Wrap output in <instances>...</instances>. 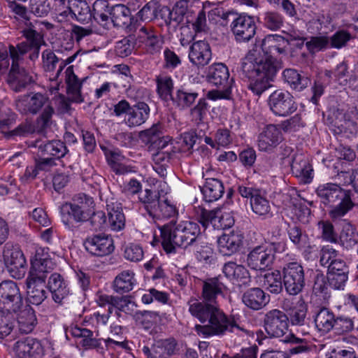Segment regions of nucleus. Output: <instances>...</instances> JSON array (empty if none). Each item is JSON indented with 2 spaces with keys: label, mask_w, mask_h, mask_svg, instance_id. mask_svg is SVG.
<instances>
[{
  "label": "nucleus",
  "mask_w": 358,
  "mask_h": 358,
  "mask_svg": "<svg viewBox=\"0 0 358 358\" xmlns=\"http://www.w3.org/2000/svg\"><path fill=\"white\" fill-rule=\"evenodd\" d=\"M226 289L220 275L208 278L202 281L203 301H200L194 297L188 300L189 313L201 323L208 322L206 324L195 325L194 329L199 336L205 338L220 337L227 332L238 336L248 334V330L240 326L234 317H228L218 307L217 299L224 295Z\"/></svg>",
  "instance_id": "f257e3e1"
},
{
  "label": "nucleus",
  "mask_w": 358,
  "mask_h": 358,
  "mask_svg": "<svg viewBox=\"0 0 358 358\" xmlns=\"http://www.w3.org/2000/svg\"><path fill=\"white\" fill-rule=\"evenodd\" d=\"M264 52L250 50L241 62V71L248 79V89L255 95L260 96L271 87L278 71L283 67L278 57L287 55L289 40L279 34H268L261 43Z\"/></svg>",
  "instance_id": "f03ea898"
},
{
  "label": "nucleus",
  "mask_w": 358,
  "mask_h": 358,
  "mask_svg": "<svg viewBox=\"0 0 358 358\" xmlns=\"http://www.w3.org/2000/svg\"><path fill=\"white\" fill-rule=\"evenodd\" d=\"M159 228L162 245L166 253L175 252L176 246L187 248L200 239V227L192 220H182L178 224L171 220Z\"/></svg>",
  "instance_id": "7ed1b4c3"
},
{
  "label": "nucleus",
  "mask_w": 358,
  "mask_h": 358,
  "mask_svg": "<svg viewBox=\"0 0 358 358\" xmlns=\"http://www.w3.org/2000/svg\"><path fill=\"white\" fill-rule=\"evenodd\" d=\"M16 108L22 114L36 115L37 127L45 130L52 122L55 109L49 96L45 93L30 92L16 101Z\"/></svg>",
  "instance_id": "20e7f679"
},
{
  "label": "nucleus",
  "mask_w": 358,
  "mask_h": 358,
  "mask_svg": "<svg viewBox=\"0 0 358 358\" xmlns=\"http://www.w3.org/2000/svg\"><path fill=\"white\" fill-rule=\"evenodd\" d=\"M315 192L321 202L332 206L329 212V215L334 222L340 220L355 206L351 199V192L343 189L337 184L321 185L316 189Z\"/></svg>",
  "instance_id": "39448f33"
},
{
  "label": "nucleus",
  "mask_w": 358,
  "mask_h": 358,
  "mask_svg": "<svg viewBox=\"0 0 358 358\" xmlns=\"http://www.w3.org/2000/svg\"><path fill=\"white\" fill-rule=\"evenodd\" d=\"M284 249L285 244L281 242H265L249 248L246 257L247 266L255 271L270 269L275 259V253Z\"/></svg>",
  "instance_id": "423d86ee"
},
{
  "label": "nucleus",
  "mask_w": 358,
  "mask_h": 358,
  "mask_svg": "<svg viewBox=\"0 0 358 358\" xmlns=\"http://www.w3.org/2000/svg\"><path fill=\"white\" fill-rule=\"evenodd\" d=\"M27 47L25 43H19L16 46L9 45V55L12 59V64L8 82L16 92L22 91L33 81L32 77L24 68L20 67L24 55L29 52Z\"/></svg>",
  "instance_id": "0eeeda50"
},
{
  "label": "nucleus",
  "mask_w": 358,
  "mask_h": 358,
  "mask_svg": "<svg viewBox=\"0 0 358 358\" xmlns=\"http://www.w3.org/2000/svg\"><path fill=\"white\" fill-rule=\"evenodd\" d=\"M24 299L17 284L13 280L0 283V310L17 313L24 308Z\"/></svg>",
  "instance_id": "6e6552de"
},
{
  "label": "nucleus",
  "mask_w": 358,
  "mask_h": 358,
  "mask_svg": "<svg viewBox=\"0 0 358 358\" xmlns=\"http://www.w3.org/2000/svg\"><path fill=\"white\" fill-rule=\"evenodd\" d=\"M282 280L287 294L294 296L300 293L305 287V273L302 265L297 262L285 264Z\"/></svg>",
  "instance_id": "1a4fd4ad"
},
{
  "label": "nucleus",
  "mask_w": 358,
  "mask_h": 358,
  "mask_svg": "<svg viewBox=\"0 0 358 358\" xmlns=\"http://www.w3.org/2000/svg\"><path fill=\"white\" fill-rule=\"evenodd\" d=\"M4 264L10 275L16 279H21L26 272L25 257L17 245L6 243L3 249Z\"/></svg>",
  "instance_id": "9d476101"
},
{
  "label": "nucleus",
  "mask_w": 358,
  "mask_h": 358,
  "mask_svg": "<svg viewBox=\"0 0 358 358\" xmlns=\"http://www.w3.org/2000/svg\"><path fill=\"white\" fill-rule=\"evenodd\" d=\"M238 192L241 196L250 199L252 210L256 215L264 217L271 215V206L264 190L253 186L240 185Z\"/></svg>",
  "instance_id": "9b49d317"
},
{
  "label": "nucleus",
  "mask_w": 358,
  "mask_h": 358,
  "mask_svg": "<svg viewBox=\"0 0 358 358\" xmlns=\"http://www.w3.org/2000/svg\"><path fill=\"white\" fill-rule=\"evenodd\" d=\"M288 316L278 309L268 311L263 318V327L269 338L283 336L288 330Z\"/></svg>",
  "instance_id": "f8f14e48"
},
{
  "label": "nucleus",
  "mask_w": 358,
  "mask_h": 358,
  "mask_svg": "<svg viewBox=\"0 0 358 358\" xmlns=\"http://www.w3.org/2000/svg\"><path fill=\"white\" fill-rule=\"evenodd\" d=\"M268 102L271 111L278 116H288L298 108L294 96L288 91H274L269 96Z\"/></svg>",
  "instance_id": "ddd939ff"
},
{
  "label": "nucleus",
  "mask_w": 358,
  "mask_h": 358,
  "mask_svg": "<svg viewBox=\"0 0 358 358\" xmlns=\"http://www.w3.org/2000/svg\"><path fill=\"white\" fill-rule=\"evenodd\" d=\"M231 29L237 42L245 43L255 36L257 26L252 16L242 13L232 21Z\"/></svg>",
  "instance_id": "4468645a"
},
{
  "label": "nucleus",
  "mask_w": 358,
  "mask_h": 358,
  "mask_svg": "<svg viewBox=\"0 0 358 358\" xmlns=\"http://www.w3.org/2000/svg\"><path fill=\"white\" fill-rule=\"evenodd\" d=\"M139 42L145 54L156 55L161 52L164 45L163 36L151 27L143 26L139 29Z\"/></svg>",
  "instance_id": "2eb2a0df"
},
{
  "label": "nucleus",
  "mask_w": 358,
  "mask_h": 358,
  "mask_svg": "<svg viewBox=\"0 0 358 358\" xmlns=\"http://www.w3.org/2000/svg\"><path fill=\"white\" fill-rule=\"evenodd\" d=\"M84 247L89 253L96 257L107 256L115 249L113 238L103 234L87 238L84 242Z\"/></svg>",
  "instance_id": "dca6fc26"
},
{
  "label": "nucleus",
  "mask_w": 358,
  "mask_h": 358,
  "mask_svg": "<svg viewBox=\"0 0 358 358\" xmlns=\"http://www.w3.org/2000/svg\"><path fill=\"white\" fill-rule=\"evenodd\" d=\"M178 343L173 338L159 339L148 347L144 345L142 352L146 358H170L176 355Z\"/></svg>",
  "instance_id": "f3484780"
},
{
  "label": "nucleus",
  "mask_w": 358,
  "mask_h": 358,
  "mask_svg": "<svg viewBox=\"0 0 358 358\" xmlns=\"http://www.w3.org/2000/svg\"><path fill=\"white\" fill-rule=\"evenodd\" d=\"M110 17L113 25L127 29L129 31L136 29L134 18L131 16V10L123 4H116L110 9Z\"/></svg>",
  "instance_id": "a211bd4d"
},
{
  "label": "nucleus",
  "mask_w": 358,
  "mask_h": 358,
  "mask_svg": "<svg viewBox=\"0 0 358 358\" xmlns=\"http://www.w3.org/2000/svg\"><path fill=\"white\" fill-rule=\"evenodd\" d=\"M207 80L217 87L227 88V94L232 88L233 79L229 78V72L226 65L222 63L214 64L208 67Z\"/></svg>",
  "instance_id": "6ab92c4d"
},
{
  "label": "nucleus",
  "mask_w": 358,
  "mask_h": 358,
  "mask_svg": "<svg viewBox=\"0 0 358 358\" xmlns=\"http://www.w3.org/2000/svg\"><path fill=\"white\" fill-rule=\"evenodd\" d=\"M162 11L168 13V17L165 20L168 24H171L172 22H176V24L180 23L187 24L194 20L193 11L189 8V3L185 1L175 3L171 10L164 7Z\"/></svg>",
  "instance_id": "aec40b11"
},
{
  "label": "nucleus",
  "mask_w": 358,
  "mask_h": 358,
  "mask_svg": "<svg viewBox=\"0 0 358 358\" xmlns=\"http://www.w3.org/2000/svg\"><path fill=\"white\" fill-rule=\"evenodd\" d=\"M241 300L249 309L259 310L269 303L270 296L260 287H252L243 292Z\"/></svg>",
  "instance_id": "412c9836"
},
{
  "label": "nucleus",
  "mask_w": 358,
  "mask_h": 358,
  "mask_svg": "<svg viewBox=\"0 0 358 358\" xmlns=\"http://www.w3.org/2000/svg\"><path fill=\"white\" fill-rule=\"evenodd\" d=\"M189 59L190 62L197 67H203L208 64L212 57L210 45L205 41H198L189 48Z\"/></svg>",
  "instance_id": "4be33fe9"
},
{
  "label": "nucleus",
  "mask_w": 358,
  "mask_h": 358,
  "mask_svg": "<svg viewBox=\"0 0 358 358\" xmlns=\"http://www.w3.org/2000/svg\"><path fill=\"white\" fill-rule=\"evenodd\" d=\"M69 333L73 337L82 338L81 344L83 347L94 348L99 354H104L105 349L101 345V339L97 338L98 331H92L85 328L74 327L66 331V334Z\"/></svg>",
  "instance_id": "5701e85b"
},
{
  "label": "nucleus",
  "mask_w": 358,
  "mask_h": 358,
  "mask_svg": "<svg viewBox=\"0 0 358 358\" xmlns=\"http://www.w3.org/2000/svg\"><path fill=\"white\" fill-rule=\"evenodd\" d=\"M37 252L35 259L31 262V266L27 277L28 279L36 280L38 282H45L47 275L54 268V264L48 257L42 258Z\"/></svg>",
  "instance_id": "b1692460"
},
{
  "label": "nucleus",
  "mask_w": 358,
  "mask_h": 358,
  "mask_svg": "<svg viewBox=\"0 0 358 358\" xmlns=\"http://www.w3.org/2000/svg\"><path fill=\"white\" fill-rule=\"evenodd\" d=\"M293 175L297 178L301 183H310L313 179V169L306 157L297 155L293 157L291 164Z\"/></svg>",
  "instance_id": "393cba45"
},
{
  "label": "nucleus",
  "mask_w": 358,
  "mask_h": 358,
  "mask_svg": "<svg viewBox=\"0 0 358 358\" xmlns=\"http://www.w3.org/2000/svg\"><path fill=\"white\" fill-rule=\"evenodd\" d=\"M60 214L62 222L70 228L73 226V222L76 223L87 222L91 211H85L66 202L60 207Z\"/></svg>",
  "instance_id": "a878e982"
},
{
  "label": "nucleus",
  "mask_w": 358,
  "mask_h": 358,
  "mask_svg": "<svg viewBox=\"0 0 358 358\" xmlns=\"http://www.w3.org/2000/svg\"><path fill=\"white\" fill-rule=\"evenodd\" d=\"M222 271L224 276L234 284L246 285L250 282V273L242 264L227 262L223 265Z\"/></svg>",
  "instance_id": "bb28decb"
},
{
  "label": "nucleus",
  "mask_w": 358,
  "mask_h": 358,
  "mask_svg": "<svg viewBox=\"0 0 358 358\" xmlns=\"http://www.w3.org/2000/svg\"><path fill=\"white\" fill-rule=\"evenodd\" d=\"M243 240V236L238 231L222 234L217 239L220 252L226 256L236 253L242 246Z\"/></svg>",
  "instance_id": "cd10ccee"
},
{
  "label": "nucleus",
  "mask_w": 358,
  "mask_h": 358,
  "mask_svg": "<svg viewBox=\"0 0 358 358\" xmlns=\"http://www.w3.org/2000/svg\"><path fill=\"white\" fill-rule=\"evenodd\" d=\"M282 140V133L275 125L269 124L264 128L258 137L260 150L268 151L276 147Z\"/></svg>",
  "instance_id": "c85d7f7f"
},
{
  "label": "nucleus",
  "mask_w": 358,
  "mask_h": 358,
  "mask_svg": "<svg viewBox=\"0 0 358 358\" xmlns=\"http://www.w3.org/2000/svg\"><path fill=\"white\" fill-rule=\"evenodd\" d=\"M196 218L205 229L210 225L214 229H223L229 227L231 224L224 222V217L221 215L220 210H208L204 208H200L196 212Z\"/></svg>",
  "instance_id": "c756f323"
},
{
  "label": "nucleus",
  "mask_w": 358,
  "mask_h": 358,
  "mask_svg": "<svg viewBox=\"0 0 358 358\" xmlns=\"http://www.w3.org/2000/svg\"><path fill=\"white\" fill-rule=\"evenodd\" d=\"M48 288L55 302L60 303L70 292L67 282L58 273H52L48 282Z\"/></svg>",
  "instance_id": "7c9ffc66"
},
{
  "label": "nucleus",
  "mask_w": 358,
  "mask_h": 358,
  "mask_svg": "<svg viewBox=\"0 0 358 358\" xmlns=\"http://www.w3.org/2000/svg\"><path fill=\"white\" fill-rule=\"evenodd\" d=\"M150 107L145 102H138L131 107L127 116L124 117L126 124L129 127L143 124L150 115Z\"/></svg>",
  "instance_id": "2f4dec72"
},
{
  "label": "nucleus",
  "mask_w": 358,
  "mask_h": 358,
  "mask_svg": "<svg viewBox=\"0 0 358 358\" xmlns=\"http://www.w3.org/2000/svg\"><path fill=\"white\" fill-rule=\"evenodd\" d=\"M350 273L347 263L338 264L335 268L327 270V280L329 285L334 289H343L348 280Z\"/></svg>",
  "instance_id": "473e14b6"
},
{
  "label": "nucleus",
  "mask_w": 358,
  "mask_h": 358,
  "mask_svg": "<svg viewBox=\"0 0 358 358\" xmlns=\"http://www.w3.org/2000/svg\"><path fill=\"white\" fill-rule=\"evenodd\" d=\"M198 96L196 90L182 86L173 94L171 101L177 108L184 110L192 106Z\"/></svg>",
  "instance_id": "72a5a7b5"
},
{
  "label": "nucleus",
  "mask_w": 358,
  "mask_h": 358,
  "mask_svg": "<svg viewBox=\"0 0 358 358\" xmlns=\"http://www.w3.org/2000/svg\"><path fill=\"white\" fill-rule=\"evenodd\" d=\"M336 316L331 309L326 307L320 308L314 317L317 329L323 334L333 331Z\"/></svg>",
  "instance_id": "f704fd0d"
},
{
  "label": "nucleus",
  "mask_w": 358,
  "mask_h": 358,
  "mask_svg": "<svg viewBox=\"0 0 358 358\" xmlns=\"http://www.w3.org/2000/svg\"><path fill=\"white\" fill-rule=\"evenodd\" d=\"M259 23L271 31H276L283 27L285 17L277 10H266L260 14L257 18Z\"/></svg>",
  "instance_id": "c9c22d12"
},
{
  "label": "nucleus",
  "mask_w": 358,
  "mask_h": 358,
  "mask_svg": "<svg viewBox=\"0 0 358 358\" xmlns=\"http://www.w3.org/2000/svg\"><path fill=\"white\" fill-rule=\"evenodd\" d=\"M178 215L176 207L167 199L160 200L148 215L154 222L174 218Z\"/></svg>",
  "instance_id": "e433bc0d"
},
{
  "label": "nucleus",
  "mask_w": 358,
  "mask_h": 358,
  "mask_svg": "<svg viewBox=\"0 0 358 358\" xmlns=\"http://www.w3.org/2000/svg\"><path fill=\"white\" fill-rule=\"evenodd\" d=\"M68 3L72 5L71 10L69 11L71 18L75 17L78 22L84 24L92 22V10L85 1L68 0Z\"/></svg>",
  "instance_id": "4c0bfd02"
},
{
  "label": "nucleus",
  "mask_w": 358,
  "mask_h": 358,
  "mask_svg": "<svg viewBox=\"0 0 358 358\" xmlns=\"http://www.w3.org/2000/svg\"><path fill=\"white\" fill-rule=\"evenodd\" d=\"M283 81L294 90L301 92L306 88L310 80L308 77L301 75L296 69H285L282 73Z\"/></svg>",
  "instance_id": "58836bf2"
},
{
  "label": "nucleus",
  "mask_w": 358,
  "mask_h": 358,
  "mask_svg": "<svg viewBox=\"0 0 358 358\" xmlns=\"http://www.w3.org/2000/svg\"><path fill=\"white\" fill-rule=\"evenodd\" d=\"M108 225L111 230L119 231L125 225V217L120 203L117 202L107 203Z\"/></svg>",
  "instance_id": "ea45409f"
},
{
  "label": "nucleus",
  "mask_w": 358,
  "mask_h": 358,
  "mask_svg": "<svg viewBox=\"0 0 358 358\" xmlns=\"http://www.w3.org/2000/svg\"><path fill=\"white\" fill-rule=\"evenodd\" d=\"M201 192L206 201H217L224 192L223 183L217 178H207L205 185L201 188Z\"/></svg>",
  "instance_id": "a19ab883"
},
{
  "label": "nucleus",
  "mask_w": 358,
  "mask_h": 358,
  "mask_svg": "<svg viewBox=\"0 0 358 358\" xmlns=\"http://www.w3.org/2000/svg\"><path fill=\"white\" fill-rule=\"evenodd\" d=\"M67 94L72 101L80 103L83 101L81 95L82 83L73 72V66H69L65 71Z\"/></svg>",
  "instance_id": "79ce46f5"
},
{
  "label": "nucleus",
  "mask_w": 358,
  "mask_h": 358,
  "mask_svg": "<svg viewBox=\"0 0 358 358\" xmlns=\"http://www.w3.org/2000/svg\"><path fill=\"white\" fill-rule=\"evenodd\" d=\"M262 286L272 294H280L283 289L282 275L279 271L266 273L260 276Z\"/></svg>",
  "instance_id": "37998d69"
},
{
  "label": "nucleus",
  "mask_w": 358,
  "mask_h": 358,
  "mask_svg": "<svg viewBox=\"0 0 358 358\" xmlns=\"http://www.w3.org/2000/svg\"><path fill=\"white\" fill-rule=\"evenodd\" d=\"M133 271L127 270L118 274L113 281V290L118 294H124L134 289L136 285V279Z\"/></svg>",
  "instance_id": "c03bdc74"
},
{
  "label": "nucleus",
  "mask_w": 358,
  "mask_h": 358,
  "mask_svg": "<svg viewBox=\"0 0 358 358\" xmlns=\"http://www.w3.org/2000/svg\"><path fill=\"white\" fill-rule=\"evenodd\" d=\"M345 261L340 257L339 252L330 245H325L320 251V264L327 270L335 268L338 264H344Z\"/></svg>",
  "instance_id": "a18cd8bd"
},
{
  "label": "nucleus",
  "mask_w": 358,
  "mask_h": 358,
  "mask_svg": "<svg viewBox=\"0 0 358 358\" xmlns=\"http://www.w3.org/2000/svg\"><path fill=\"white\" fill-rule=\"evenodd\" d=\"M17 313V322L20 331L23 334L31 332L36 324V317L34 310L29 306H24V308Z\"/></svg>",
  "instance_id": "49530a36"
},
{
  "label": "nucleus",
  "mask_w": 358,
  "mask_h": 358,
  "mask_svg": "<svg viewBox=\"0 0 358 358\" xmlns=\"http://www.w3.org/2000/svg\"><path fill=\"white\" fill-rule=\"evenodd\" d=\"M44 283L27 278V296L31 303L39 305L47 298Z\"/></svg>",
  "instance_id": "de8ad7c7"
},
{
  "label": "nucleus",
  "mask_w": 358,
  "mask_h": 358,
  "mask_svg": "<svg viewBox=\"0 0 358 358\" xmlns=\"http://www.w3.org/2000/svg\"><path fill=\"white\" fill-rule=\"evenodd\" d=\"M27 0H6L8 13L10 17L16 21L27 22L30 20V14L28 8L22 4Z\"/></svg>",
  "instance_id": "09e8293b"
},
{
  "label": "nucleus",
  "mask_w": 358,
  "mask_h": 358,
  "mask_svg": "<svg viewBox=\"0 0 358 358\" xmlns=\"http://www.w3.org/2000/svg\"><path fill=\"white\" fill-rule=\"evenodd\" d=\"M38 150L43 157L61 158L65 155L67 152L65 144L60 141H52L38 145Z\"/></svg>",
  "instance_id": "8fccbe9b"
},
{
  "label": "nucleus",
  "mask_w": 358,
  "mask_h": 358,
  "mask_svg": "<svg viewBox=\"0 0 358 358\" xmlns=\"http://www.w3.org/2000/svg\"><path fill=\"white\" fill-rule=\"evenodd\" d=\"M338 241L339 244L347 250L354 248L358 243L355 227L349 222L345 224Z\"/></svg>",
  "instance_id": "3c124183"
},
{
  "label": "nucleus",
  "mask_w": 358,
  "mask_h": 358,
  "mask_svg": "<svg viewBox=\"0 0 358 358\" xmlns=\"http://www.w3.org/2000/svg\"><path fill=\"white\" fill-rule=\"evenodd\" d=\"M157 92L159 97L167 101L172 100V92L173 90V81L171 76L167 75H159L156 77Z\"/></svg>",
  "instance_id": "603ef678"
},
{
  "label": "nucleus",
  "mask_w": 358,
  "mask_h": 358,
  "mask_svg": "<svg viewBox=\"0 0 358 358\" xmlns=\"http://www.w3.org/2000/svg\"><path fill=\"white\" fill-rule=\"evenodd\" d=\"M22 36L26 38V41L21 42L20 43H25L28 46L29 51L31 50V48H41V45H45L43 34L34 29L31 22L22 31Z\"/></svg>",
  "instance_id": "864d4df0"
},
{
  "label": "nucleus",
  "mask_w": 358,
  "mask_h": 358,
  "mask_svg": "<svg viewBox=\"0 0 358 358\" xmlns=\"http://www.w3.org/2000/svg\"><path fill=\"white\" fill-rule=\"evenodd\" d=\"M308 305L300 300L289 313V321L292 325L302 326L306 324Z\"/></svg>",
  "instance_id": "5fc2aeb1"
},
{
  "label": "nucleus",
  "mask_w": 358,
  "mask_h": 358,
  "mask_svg": "<svg viewBox=\"0 0 358 358\" xmlns=\"http://www.w3.org/2000/svg\"><path fill=\"white\" fill-rule=\"evenodd\" d=\"M138 199L148 215L150 213L161 200L159 192L150 189H145L144 192L138 196Z\"/></svg>",
  "instance_id": "6e6d98bb"
},
{
  "label": "nucleus",
  "mask_w": 358,
  "mask_h": 358,
  "mask_svg": "<svg viewBox=\"0 0 358 358\" xmlns=\"http://www.w3.org/2000/svg\"><path fill=\"white\" fill-rule=\"evenodd\" d=\"M162 131L159 124H153L150 128L141 131L139 133L141 141L149 145L152 146L159 138L162 137Z\"/></svg>",
  "instance_id": "4d7b16f0"
},
{
  "label": "nucleus",
  "mask_w": 358,
  "mask_h": 358,
  "mask_svg": "<svg viewBox=\"0 0 358 358\" xmlns=\"http://www.w3.org/2000/svg\"><path fill=\"white\" fill-rule=\"evenodd\" d=\"M194 255L199 262L204 264H210L214 261L213 250L205 243L195 244Z\"/></svg>",
  "instance_id": "13d9d810"
},
{
  "label": "nucleus",
  "mask_w": 358,
  "mask_h": 358,
  "mask_svg": "<svg viewBox=\"0 0 358 358\" xmlns=\"http://www.w3.org/2000/svg\"><path fill=\"white\" fill-rule=\"evenodd\" d=\"M45 130H41L37 127L36 121L34 124L31 120L27 119L20 123L15 129L10 131L9 136H27L34 132L43 133Z\"/></svg>",
  "instance_id": "bf43d9fd"
},
{
  "label": "nucleus",
  "mask_w": 358,
  "mask_h": 358,
  "mask_svg": "<svg viewBox=\"0 0 358 358\" xmlns=\"http://www.w3.org/2000/svg\"><path fill=\"white\" fill-rule=\"evenodd\" d=\"M283 341L285 343L296 345V346L289 348V352L290 355L307 352L310 350L307 341L306 339L298 338L293 334H289L286 336Z\"/></svg>",
  "instance_id": "052dcab7"
},
{
  "label": "nucleus",
  "mask_w": 358,
  "mask_h": 358,
  "mask_svg": "<svg viewBox=\"0 0 358 358\" xmlns=\"http://www.w3.org/2000/svg\"><path fill=\"white\" fill-rule=\"evenodd\" d=\"M353 320L345 315L336 316L333 331L338 335L352 331L354 329Z\"/></svg>",
  "instance_id": "680f3d73"
},
{
  "label": "nucleus",
  "mask_w": 358,
  "mask_h": 358,
  "mask_svg": "<svg viewBox=\"0 0 358 358\" xmlns=\"http://www.w3.org/2000/svg\"><path fill=\"white\" fill-rule=\"evenodd\" d=\"M28 10L36 17L47 16L50 11V6L47 0H29Z\"/></svg>",
  "instance_id": "e2e57ef3"
},
{
  "label": "nucleus",
  "mask_w": 358,
  "mask_h": 358,
  "mask_svg": "<svg viewBox=\"0 0 358 358\" xmlns=\"http://www.w3.org/2000/svg\"><path fill=\"white\" fill-rule=\"evenodd\" d=\"M159 5L157 1H150L146 3L137 13L142 21H152L157 18Z\"/></svg>",
  "instance_id": "0e129e2a"
},
{
  "label": "nucleus",
  "mask_w": 358,
  "mask_h": 358,
  "mask_svg": "<svg viewBox=\"0 0 358 358\" xmlns=\"http://www.w3.org/2000/svg\"><path fill=\"white\" fill-rule=\"evenodd\" d=\"M352 38V35L345 30H340L335 32L329 39V47L341 49L347 45Z\"/></svg>",
  "instance_id": "69168bd1"
},
{
  "label": "nucleus",
  "mask_w": 358,
  "mask_h": 358,
  "mask_svg": "<svg viewBox=\"0 0 358 358\" xmlns=\"http://www.w3.org/2000/svg\"><path fill=\"white\" fill-rule=\"evenodd\" d=\"M134 43L130 36L124 37L115 43V51L119 57H125L131 54Z\"/></svg>",
  "instance_id": "338daca9"
},
{
  "label": "nucleus",
  "mask_w": 358,
  "mask_h": 358,
  "mask_svg": "<svg viewBox=\"0 0 358 358\" xmlns=\"http://www.w3.org/2000/svg\"><path fill=\"white\" fill-rule=\"evenodd\" d=\"M143 250L139 244L129 243L124 248V257L131 262H139L143 257Z\"/></svg>",
  "instance_id": "774afa93"
}]
</instances>
